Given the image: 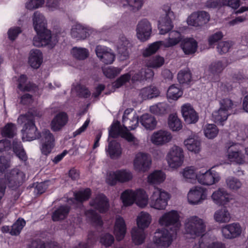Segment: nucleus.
I'll use <instances>...</instances> for the list:
<instances>
[{
    "label": "nucleus",
    "instance_id": "nucleus-1",
    "mask_svg": "<svg viewBox=\"0 0 248 248\" xmlns=\"http://www.w3.org/2000/svg\"><path fill=\"white\" fill-rule=\"evenodd\" d=\"M25 180V173L18 168H16L7 171L4 177H0V203L4 195L6 185L10 188L16 189Z\"/></svg>",
    "mask_w": 248,
    "mask_h": 248
},
{
    "label": "nucleus",
    "instance_id": "nucleus-2",
    "mask_svg": "<svg viewBox=\"0 0 248 248\" xmlns=\"http://www.w3.org/2000/svg\"><path fill=\"white\" fill-rule=\"evenodd\" d=\"M17 122L20 124H24L22 129L23 140L32 141L40 138V134L37 131L32 115L29 113L21 115L17 119Z\"/></svg>",
    "mask_w": 248,
    "mask_h": 248
},
{
    "label": "nucleus",
    "instance_id": "nucleus-3",
    "mask_svg": "<svg viewBox=\"0 0 248 248\" xmlns=\"http://www.w3.org/2000/svg\"><path fill=\"white\" fill-rule=\"evenodd\" d=\"M121 198L125 206L132 205L134 202L140 207H144L147 205L148 197L145 191L139 189L136 191L127 189L124 191Z\"/></svg>",
    "mask_w": 248,
    "mask_h": 248
},
{
    "label": "nucleus",
    "instance_id": "nucleus-4",
    "mask_svg": "<svg viewBox=\"0 0 248 248\" xmlns=\"http://www.w3.org/2000/svg\"><path fill=\"white\" fill-rule=\"evenodd\" d=\"M205 231V222L198 217L192 216L186 220L185 232L190 237L195 238L203 234Z\"/></svg>",
    "mask_w": 248,
    "mask_h": 248
},
{
    "label": "nucleus",
    "instance_id": "nucleus-5",
    "mask_svg": "<svg viewBox=\"0 0 248 248\" xmlns=\"http://www.w3.org/2000/svg\"><path fill=\"white\" fill-rule=\"evenodd\" d=\"M225 148L228 158L231 161L239 164L248 163L247 155L243 153L239 144L229 142L226 144Z\"/></svg>",
    "mask_w": 248,
    "mask_h": 248
},
{
    "label": "nucleus",
    "instance_id": "nucleus-6",
    "mask_svg": "<svg viewBox=\"0 0 248 248\" xmlns=\"http://www.w3.org/2000/svg\"><path fill=\"white\" fill-rule=\"evenodd\" d=\"M166 161L168 166L172 169H177L182 166L184 160V151L179 146L174 145L168 152Z\"/></svg>",
    "mask_w": 248,
    "mask_h": 248
},
{
    "label": "nucleus",
    "instance_id": "nucleus-7",
    "mask_svg": "<svg viewBox=\"0 0 248 248\" xmlns=\"http://www.w3.org/2000/svg\"><path fill=\"white\" fill-rule=\"evenodd\" d=\"M37 35L33 39V45L36 47L48 46L53 47L58 42L56 36L52 35L50 30L47 28L40 32H36Z\"/></svg>",
    "mask_w": 248,
    "mask_h": 248
},
{
    "label": "nucleus",
    "instance_id": "nucleus-8",
    "mask_svg": "<svg viewBox=\"0 0 248 248\" xmlns=\"http://www.w3.org/2000/svg\"><path fill=\"white\" fill-rule=\"evenodd\" d=\"M169 199L170 195L168 192L161 189L155 188L150 198V206L157 210L164 209Z\"/></svg>",
    "mask_w": 248,
    "mask_h": 248
},
{
    "label": "nucleus",
    "instance_id": "nucleus-9",
    "mask_svg": "<svg viewBox=\"0 0 248 248\" xmlns=\"http://www.w3.org/2000/svg\"><path fill=\"white\" fill-rule=\"evenodd\" d=\"M162 9L164 14L161 16L158 21V29L160 33L164 34L172 29V20L174 18V16L169 5H163Z\"/></svg>",
    "mask_w": 248,
    "mask_h": 248
},
{
    "label": "nucleus",
    "instance_id": "nucleus-10",
    "mask_svg": "<svg viewBox=\"0 0 248 248\" xmlns=\"http://www.w3.org/2000/svg\"><path fill=\"white\" fill-rule=\"evenodd\" d=\"M180 216L178 212L171 210L165 213L159 220V224L162 226L169 228L170 231L177 232L181 226L179 220Z\"/></svg>",
    "mask_w": 248,
    "mask_h": 248
},
{
    "label": "nucleus",
    "instance_id": "nucleus-11",
    "mask_svg": "<svg viewBox=\"0 0 248 248\" xmlns=\"http://www.w3.org/2000/svg\"><path fill=\"white\" fill-rule=\"evenodd\" d=\"M170 231L171 232H169L166 229L158 230L155 232L154 244L164 247L170 246L177 233V232H174L173 230Z\"/></svg>",
    "mask_w": 248,
    "mask_h": 248
},
{
    "label": "nucleus",
    "instance_id": "nucleus-12",
    "mask_svg": "<svg viewBox=\"0 0 248 248\" xmlns=\"http://www.w3.org/2000/svg\"><path fill=\"white\" fill-rule=\"evenodd\" d=\"M121 136L128 142H131L134 145L139 144V140L130 132L124 131L119 121L113 123L109 129V136L113 138Z\"/></svg>",
    "mask_w": 248,
    "mask_h": 248
},
{
    "label": "nucleus",
    "instance_id": "nucleus-13",
    "mask_svg": "<svg viewBox=\"0 0 248 248\" xmlns=\"http://www.w3.org/2000/svg\"><path fill=\"white\" fill-rule=\"evenodd\" d=\"M132 177V174L130 171L121 170L108 173L106 181L108 185L114 186L118 182L121 183L128 182L131 180Z\"/></svg>",
    "mask_w": 248,
    "mask_h": 248
},
{
    "label": "nucleus",
    "instance_id": "nucleus-14",
    "mask_svg": "<svg viewBox=\"0 0 248 248\" xmlns=\"http://www.w3.org/2000/svg\"><path fill=\"white\" fill-rule=\"evenodd\" d=\"M133 164L136 170L145 172L149 170L151 166V157L147 153L140 152L136 155Z\"/></svg>",
    "mask_w": 248,
    "mask_h": 248
},
{
    "label": "nucleus",
    "instance_id": "nucleus-15",
    "mask_svg": "<svg viewBox=\"0 0 248 248\" xmlns=\"http://www.w3.org/2000/svg\"><path fill=\"white\" fill-rule=\"evenodd\" d=\"M97 57L104 63L110 64L115 59V55L112 50L104 46L97 45L95 49Z\"/></svg>",
    "mask_w": 248,
    "mask_h": 248
},
{
    "label": "nucleus",
    "instance_id": "nucleus-16",
    "mask_svg": "<svg viewBox=\"0 0 248 248\" xmlns=\"http://www.w3.org/2000/svg\"><path fill=\"white\" fill-rule=\"evenodd\" d=\"M139 119L138 116L132 109H126L123 116V125L124 129L128 132L135 129L138 125Z\"/></svg>",
    "mask_w": 248,
    "mask_h": 248
},
{
    "label": "nucleus",
    "instance_id": "nucleus-17",
    "mask_svg": "<svg viewBox=\"0 0 248 248\" xmlns=\"http://www.w3.org/2000/svg\"><path fill=\"white\" fill-rule=\"evenodd\" d=\"M40 138L42 142L41 150L45 155L50 154L55 146V139L52 134L49 130L45 129L42 131Z\"/></svg>",
    "mask_w": 248,
    "mask_h": 248
},
{
    "label": "nucleus",
    "instance_id": "nucleus-18",
    "mask_svg": "<svg viewBox=\"0 0 248 248\" xmlns=\"http://www.w3.org/2000/svg\"><path fill=\"white\" fill-rule=\"evenodd\" d=\"M209 14L203 11L192 13L187 18L188 25L194 27H201L207 23L210 20Z\"/></svg>",
    "mask_w": 248,
    "mask_h": 248
},
{
    "label": "nucleus",
    "instance_id": "nucleus-19",
    "mask_svg": "<svg viewBox=\"0 0 248 248\" xmlns=\"http://www.w3.org/2000/svg\"><path fill=\"white\" fill-rule=\"evenodd\" d=\"M206 189L201 186H195L187 194V200L190 204H199L206 198Z\"/></svg>",
    "mask_w": 248,
    "mask_h": 248
},
{
    "label": "nucleus",
    "instance_id": "nucleus-20",
    "mask_svg": "<svg viewBox=\"0 0 248 248\" xmlns=\"http://www.w3.org/2000/svg\"><path fill=\"white\" fill-rule=\"evenodd\" d=\"M221 231L224 238L232 239L241 235L242 229L239 223L234 222L222 227Z\"/></svg>",
    "mask_w": 248,
    "mask_h": 248
},
{
    "label": "nucleus",
    "instance_id": "nucleus-21",
    "mask_svg": "<svg viewBox=\"0 0 248 248\" xmlns=\"http://www.w3.org/2000/svg\"><path fill=\"white\" fill-rule=\"evenodd\" d=\"M137 36L142 42L147 40L152 32V27L150 22L146 19H143L139 22L136 29Z\"/></svg>",
    "mask_w": 248,
    "mask_h": 248
},
{
    "label": "nucleus",
    "instance_id": "nucleus-22",
    "mask_svg": "<svg viewBox=\"0 0 248 248\" xmlns=\"http://www.w3.org/2000/svg\"><path fill=\"white\" fill-rule=\"evenodd\" d=\"M172 139L171 133L164 130H159L153 133L151 141L155 145L161 146L170 142Z\"/></svg>",
    "mask_w": 248,
    "mask_h": 248
},
{
    "label": "nucleus",
    "instance_id": "nucleus-23",
    "mask_svg": "<svg viewBox=\"0 0 248 248\" xmlns=\"http://www.w3.org/2000/svg\"><path fill=\"white\" fill-rule=\"evenodd\" d=\"M181 112L185 122L188 124H195L199 120L198 113L189 104H185L181 107Z\"/></svg>",
    "mask_w": 248,
    "mask_h": 248
},
{
    "label": "nucleus",
    "instance_id": "nucleus-24",
    "mask_svg": "<svg viewBox=\"0 0 248 248\" xmlns=\"http://www.w3.org/2000/svg\"><path fill=\"white\" fill-rule=\"evenodd\" d=\"M197 179L202 185H211L217 182L220 177L217 172L208 170L204 173L198 174Z\"/></svg>",
    "mask_w": 248,
    "mask_h": 248
},
{
    "label": "nucleus",
    "instance_id": "nucleus-25",
    "mask_svg": "<svg viewBox=\"0 0 248 248\" xmlns=\"http://www.w3.org/2000/svg\"><path fill=\"white\" fill-rule=\"evenodd\" d=\"M90 204L101 213L106 212L108 209V201L104 194L98 195L90 202Z\"/></svg>",
    "mask_w": 248,
    "mask_h": 248
},
{
    "label": "nucleus",
    "instance_id": "nucleus-26",
    "mask_svg": "<svg viewBox=\"0 0 248 248\" xmlns=\"http://www.w3.org/2000/svg\"><path fill=\"white\" fill-rule=\"evenodd\" d=\"M68 120V116L66 113L64 112H59L51 121V129L54 131L61 130L67 123Z\"/></svg>",
    "mask_w": 248,
    "mask_h": 248
},
{
    "label": "nucleus",
    "instance_id": "nucleus-27",
    "mask_svg": "<svg viewBox=\"0 0 248 248\" xmlns=\"http://www.w3.org/2000/svg\"><path fill=\"white\" fill-rule=\"evenodd\" d=\"M211 197L214 202L219 205H225L230 201V195L224 188H218L213 193Z\"/></svg>",
    "mask_w": 248,
    "mask_h": 248
},
{
    "label": "nucleus",
    "instance_id": "nucleus-28",
    "mask_svg": "<svg viewBox=\"0 0 248 248\" xmlns=\"http://www.w3.org/2000/svg\"><path fill=\"white\" fill-rule=\"evenodd\" d=\"M114 232L118 241L121 240L124 237L126 232V225L124 220L119 216L116 218Z\"/></svg>",
    "mask_w": 248,
    "mask_h": 248
},
{
    "label": "nucleus",
    "instance_id": "nucleus-29",
    "mask_svg": "<svg viewBox=\"0 0 248 248\" xmlns=\"http://www.w3.org/2000/svg\"><path fill=\"white\" fill-rule=\"evenodd\" d=\"M214 219L218 223H226L230 221L231 215L226 207L217 210L214 214Z\"/></svg>",
    "mask_w": 248,
    "mask_h": 248
},
{
    "label": "nucleus",
    "instance_id": "nucleus-30",
    "mask_svg": "<svg viewBox=\"0 0 248 248\" xmlns=\"http://www.w3.org/2000/svg\"><path fill=\"white\" fill-rule=\"evenodd\" d=\"M160 92L155 86H150L141 89L139 93L140 96L143 100L152 99L159 96Z\"/></svg>",
    "mask_w": 248,
    "mask_h": 248
},
{
    "label": "nucleus",
    "instance_id": "nucleus-31",
    "mask_svg": "<svg viewBox=\"0 0 248 248\" xmlns=\"http://www.w3.org/2000/svg\"><path fill=\"white\" fill-rule=\"evenodd\" d=\"M32 20L34 29L36 32H40L46 29V20L44 16L38 11L34 12Z\"/></svg>",
    "mask_w": 248,
    "mask_h": 248
},
{
    "label": "nucleus",
    "instance_id": "nucleus-32",
    "mask_svg": "<svg viewBox=\"0 0 248 248\" xmlns=\"http://www.w3.org/2000/svg\"><path fill=\"white\" fill-rule=\"evenodd\" d=\"M131 46L129 41L124 36H122L118 43V51L123 57L124 59L128 57V48Z\"/></svg>",
    "mask_w": 248,
    "mask_h": 248
},
{
    "label": "nucleus",
    "instance_id": "nucleus-33",
    "mask_svg": "<svg viewBox=\"0 0 248 248\" xmlns=\"http://www.w3.org/2000/svg\"><path fill=\"white\" fill-rule=\"evenodd\" d=\"M42 61V53L40 50L35 49L30 51L29 62L32 67L38 68L40 66Z\"/></svg>",
    "mask_w": 248,
    "mask_h": 248
},
{
    "label": "nucleus",
    "instance_id": "nucleus-34",
    "mask_svg": "<svg viewBox=\"0 0 248 248\" xmlns=\"http://www.w3.org/2000/svg\"><path fill=\"white\" fill-rule=\"evenodd\" d=\"M181 46L184 52L187 55L194 53L198 46L197 42L193 38L184 39Z\"/></svg>",
    "mask_w": 248,
    "mask_h": 248
},
{
    "label": "nucleus",
    "instance_id": "nucleus-35",
    "mask_svg": "<svg viewBox=\"0 0 248 248\" xmlns=\"http://www.w3.org/2000/svg\"><path fill=\"white\" fill-rule=\"evenodd\" d=\"M139 120L141 125L147 130H152L156 127L157 122L151 114H144L140 116Z\"/></svg>",
    "mask_w": 248,
    "mask_h": 248
},
{
    "label": "nucleus",
    "instance_id": "nucleus-36",
    "mask_svg": "<svg viewBox=\"0 0 248 248\" xmlns=\"http://www.w3.org/2000/svg\"><path fill=\"white\" fill-rule=\"evenodd\" d=\"M71 34L72 37L77 40L85 39L89 35L87 29L79 24H77L72 27Z\"/></svg>",
    "mask_w": 248,
    "mask_h": 248
},
{
    "label": "nucleus",
    "instance_id": "nucleus-37",
    "mask_svg": "<svg viewBox=\"0 0 248 248\" xmlns=\"http://www.w3.org/2000/svg\"><path fill=\"white\" fill-rule=\"evenodd\" d=\"M184 144L187 150L195 153L201 150V142L197 137H189L184 141Z\"/></svg>",
    "mask_w": 248,
    "mask_h": 248
},
{
    "label": "nucleus",
    "instance_id": "nucleus-38",
    "mask_svg": "<svg viewBox=\"0 0 248 248\" xmlns=\"http://www.w3.org/2000/svg\"><path fill=\"white\" fill-rule=\"evenodd\" d=\"M106 150L112 159L118 158L121 154L120 145L115 140L109 142Z\"/></svg>",
    "mask_w": 248,
    "mask_h": 248
},
{
    "label": "nucleus",
    "instance_id": "nucleus-39",
    "mask_svg": "<svg viewBox=\"0 0 248 248\" xmlns=\"http://www.w3.org/2000/svg\"><path fill=\"white\" fill-rule=\"evenodd\" d=\"M151 221V217L147 212H140L137 217L138 228L144 230L148 227Z\"/></svg>",
    "mask_w": 248,
    "mask_h": 248
},
{
    "label": "nucleus",
    "instance_id": "nucleus-40",
    "mask_svg": "<svg viewBox=\"0 0 248 248\" xmlns=\"http://www.w3.org/2000/svg\"><path fill=\"white\" fill-rule=\"evenodd\" d=\"M170 106L166 102L158 103L150 107V110L151 113L157 115H163L167 113Z\"/></svg>",
    "mask_w": 248,
    "mask_h": 248
},
{
    "label": "nucleus",
    "instance_id": "nucleus-41",
    "mask_svg": "<svg viewBox=\"0 0 248 248\" xmlns=\"http://www.w3.org/2000/svg\"><path fill=\"white\" fill-rule=\"evenodd\" d=\"M146 66L154 69H157L163 66L165 60L163 57L156 55L147 59L145 61Z\"/></svg>",
    "mask_w": 248,
    "mask_h": 248
},
{
    "label": "nucleus",
    "instance_id": "nucleus-42",
    "mask_svg": "<svg viewBox=\"0 0 248 248\" xmlns=\"http://www.w3.org/2000/svg\"><path fill=\"white\" fill-rule=\"evenodd\" d=\"M132 240L136 245L142 244L145 238L144 230L135 227L131 231Z\"/></svg>",
    "mask_w": 248,
    "mask_h": 248
},
{
    "label": "nucleus",
    "instance_id": "nucleus-43",
    "mask_svg": "<svg viewBox=\"0 0 248 248\" xmlns=\"http://www.w3.org/2000/svg\"><path fill=\"white\" fill-rule=\"evenodd\" d=\"M69 211L70 207L68 206H61L53 212L52 216L53 220L56 221L64 219L67 217Z\"/></svg>",
    "mask_w": 248,
    "mask_h": 248
},
{
    "label": "nucleus",
    "instance_id": "nucleus-44",
    "mask_svg": "<svg viewBox=\"0 0 248 248\" xmlns=\"http://www.w3.org/2000/svg\"><path fill=\"white\" fill-rule=\"evenodd\" d=\"M90 189L89 188H86L84 190H81L77 193H75V198L68 200V202L69 203H74L76 201L82 202L83 201L87 200L90 198Z\"/></svg>",
    "mask_w": 248,
    "mask_h": 248
},
{
    "label": "nucleus",
    "instance_id": "nucleus-45",
    "mask_svg": "<svg viewBox=\"0 0 248 248\" xmlns=\"http://www.w3.org/2000/svg\"><path fill=\"white\" fill-rule=\"evenodd\" d=\"M13 148L16 156L21 160L25 161L27 159V156L23 149L21 141L16 140L13 142Z\"/></svg>",
    "mask_w": 248,
    "mask_h": 248
},
{
    "label": "nucleus",
    "instance_id": "nucleus-46",
    "mask_svg": "<svg viewBox=\"0 0 248 248\" xmlns=\"http://www.w3.org/2000/svg\"><path fill=\"white\" fill-rule=\"evenodd\" d=\"M27 79L26 75H22L18 80V84L17 87L21 91L29 92L33 90L36 88V86L34 84L31 83L26 84Z\"/></svg>",
    "mask_w": 248,
    "mask_h": 248
},
{
    "label": "nucleus",
    "instance_id": "nucleus-47",
    "mask_svg": "<svg viewBox=\"0 0 248 248\" xmlns=\"http://www.w3.org/2000/svg\"><path fill=\"white\" fill-rule=\"evenodd\" d=\"M1 133L4 137L13 138L16 134V125L11 123H8L3 127Z\"/></svg>",
    "mask_w": 248,
    "mask_h": 248
},
{
    "label": "nucleus",
    "instance_id": "nucleus-48",
    "mask_svg": "<svg viewBox=\"0 0 248 248\" xmlns=\"http://www.w3.org/2000/svg\"><path fill=\"white\" fill-rule=\"evenodd\" d=\"M230 114V112H227L219 108L217 110L213 112L212 117L215 122L221 123L227 120Z\"/></svg>",
    "mask_w": 248,
    "mask_h": 248
},
{
    "label": "nucleus",
    "instance_id": "nucleus-49",
    "mask_svg": "<svg viewBox=\"0 0 248 248\" xmlns=\"http://www.w3.org/2000/svg\"><path fill=\"white\" fill-rule=\"evenodd\" d=\"M165 179V175L161 170H156L150 174L148 177V182L153 184L163 182Z\"/></svg>",
    "mask_w": 248,
    "mask_h": 248
},
{
    "label": "nucleus",
    "instance_id": "nucleus-50",
    "mask_svg": "<svg viewBox=\"0 0 248 248\" xmlns=\"http://www.w3.org/2000/svg\"><path fill=\"white\" fill-rule=\"evenodd\" d=\"M177 79L180 84H188L192 79V74L188 68L181 70L178 74Z\"/></svg>",
    "mask_w": 248,
    "mask_h": 248
},
{
    "label": "nucleus",
    "instance_id": "nucleus-51",
    "mask_svg": "<svg viewBox=\"0 0 248 248\" xmlns=\"http://www.w3.org/2000/svg\"><path fill=\"white\" fill-rule=\"evenodd\" d=\"M168 124L172 131H179L182 128L181 121L177 116L173 114L170 115L168 119Z\"/></svg>",
    "mask_w": 248,
    "mask_h": 248
},
{
    "label": "nucleus",
    "instance_id": "nucleus-52",
    "mask_svg": "<svg viewBox=\"0 0 248 248\" xmlns=\"http://www.w3.org/2000/svg\"><path fill=\"white\" fill-rule=\"evenodd\" d=\"M226 66L221 61L215 62L209 66V71L213 75H218L222 72Z\"/></svg>",
    "mask_w": 248,
    "mask_h": 248
},
{
    "label": "nucleus",
    "instance_id": "nucleus-53",
    "mask_svg": "<svg viewBox=\"0 0 248 248\" xmlns=\"http://www.w3.org/2000/svg\"><path fill=\"white\" fill-rule=\"evenodd\" d=\"M159 41L154 42L149 45L142 51V56L144 57H148L154 54L158 50L161 46Z\"/></svg>",
    "mask_w": 248,
    "mask_h": 248
},
{
    "label": "nucleus",
    "instance_id": "nucleus-54",
    "mask_svg": "<svg viewBox=\"0 0 248 248\" xmlns=\"http://www.w3.org/2000/svg\"><path fill=\"white\" fill-rule=\"evenodd\" d=\"M71 53L75 58L78 60H84L89 56L88 49L82 47H73Z\"/></svg>",
    "mask_w": 248,
    "mask_h": 248
},
{
    "label": "nucleus",
    "instance_id": "nucleus-55",
    "mask_svg": "<svg viewBox=\"0 0 248 248\" xmlns=\"http://www.w3.org/2000/svg\"><path fill=\"white\" fill-rule=\"evenodd\" d=\"M183 92L174 85L170 86L167 91V95L168 98L172 100H177L182 96Z\"/></svg>",
    "mask_w": 248,
    "mask_h": 248
},
{
    "label": "nucleus",
    "instance_id": "nucleus-56",
    "mask_svg": "<svg viewBox=\"0 0 248 248\" xmlns=\"http://www.w3.org/2000/svg\"><path fill=\"white\" fill-rule=\"evenodd\" d=\"M26 224V222L23 219H18L11 227L10 233L12 235H18Z\"/></svg>",
    "mask_w": 248,
    "mask_h": 248
},
{
    "label": "nucleus",
    "instance_id": "nucleus-57",
    "mask_svg": "<svg viewBox=\"0 0 248 248\" xmlns=\"http://www.w3.org/2000/svg\"><path fill=\"white\" fill-rule=\"evenodd\" d=\"M218 132V130L214 124H207L204 126V133L208 139H213L216 137Z\"/></svg>",
    "mask_w": 248,
    "mask_h": 248
},
{
    "label": "nucleus",
    "instance_id": "nucleus-58",
    "mask_svg": "<svg viewBox=\"0 0 248 248\" xmlns=\"http://www.w3.org/2000/svg\"><path fill=\"white\" fill-rule=\"evenodd\" d=\"M226 183L228 188L232 190H237L242 186V183L237 178L233 177H229L226 180Z\"/></svg>",
    "mask_w": 248,
    "mask_h": 248
},
{
    "label": "nucleus",
    "instance_id": "nucleus-59",
    "mask_svg": "<svg viewBox=\"0 0 248 248\" xmlns=\"http://www.w3.org/2000/svg\"><path fill=\"white\" fill-rule=\"evenodd\" d=\"M169 36L170 39L173 40L172 42L166 44L167 46H172L177 45L181 40V34L177 31H172L169 33Z\"/></svg>",
    "mask_w": 248,
    "mask_h": 248
},
{
    "label": "nucleus",
    "instance_id": "nucleus-60",
    "mask_svg": "<svg viewBox=\"0 0 248 248\" xmlns=\"http://www.w3.org/2000/svg\"><path fill=\"white\" fill-rule=\"evenodd\" d=\"M103 71L104 74L107 78H111L119 74L121 72V69L115 67H108L103 69Z\"/></svg>",
    "mask_w": 248,
    "mask_h": 248
},
{
    "label": "nucleus",
    "instance_id": "nucleus-61",
    "mask_svg": "<svg viewBox=\"0 0 248 248\" xmlns=\"http://www.w3.org/2000/svg\"><path fill=\"white\" fill-rule=\"evenodd\" d=\"M220 108L227 111H230L233 108L234 104L232 100L229 98H224L219 101Z\"/></svg>",
    "mask_w": 248,
    "mask_h": 248
},
{
    "label": "nucleus",
    "instance_id": "nucleus-62",
    "mask_svg": "<svg viewBox=\"0 0 248 248\" xmlns=\"http://www.w3.org/2000/svg\"><path fill=\"white\" fill-rule=\"evenodd\" d=\"M126 1L129 9L133 11L139 10L143 4V0H126Z\"/></svg>",
    "mask_w": 248,
    "mask_h": 248
},
{
    "label": "nucleus",
    "instance_id": "nucleus-63",
    "mask_svg": "<svg viewBox=\"0 0 248 248\" xmlns=\"http://www.w3.org/2000/svg\"><path fill=\"white\" fill-rule=\"evenodd\" d=\"M86 215L87 217L99 225H102V220L100 216L93 210H88L86 212Z\"/></svg>",
    "mask_w": 248,
    "mask_h": 248
},
{
    "label": "nucleus",
    "instance_id": "nucleus-64",
    "mask_svg": "<svg viewBox=\"0 0 248 248\" xmlns=\"http://www.w3.org/2000/svg\"><path fill=\"white\" fill-rule=\"evenodd\" d=\"M183 174V176L187 180L195 179L197 178V176L193 167H187L185 169Z\"/></svg>",
    "mask_w": 248,
    "mask_h": 248
}]
</instances>
